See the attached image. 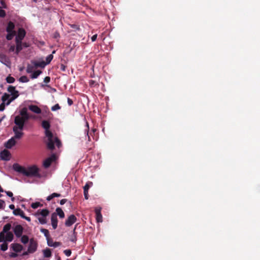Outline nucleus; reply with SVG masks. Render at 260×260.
Wrapping results in <instances>:
<instances>
[{
  "label": "nucleus",
  "instance_id": "f257e3e1",
  "mask_svg": "<svg viewBox=\"0 0 260 260\" xmlns=\"http://www.w3.org/2000/svg\"><path fill=\"white\" fill-rule=\"evenodd\" d=\"M41 125L42 127L45 130V134L47 138L46 142L47 148L50 150H54L55 144L58 148H59L61 145V142L57 137H54L52 133L50 131V122L47 120H43L42 122Z\"/></svg>",
  "mask_w": 260,
  "mask_h": 260
},
{
  "label": "nucleus",
  "instance_id": "f03ea898",
  "mask_svg": "<svg viewBox=\"0 0 260 260\" xmlns=\"http://www.w3.org/2000/svg\"><path fill=\"white\" fill-rule=\"evenodd\" d=\"M14 232L17 237H21V241L23 244H26L29 241V245L28 247V253H34L37 249L38 243L36 240L34 238L30 239L29 241L28 237L23 234L24 229H13Z\"/></svg>",
  "mask_w": 260,
  "mask_h": 260
},
{
  "label": "nucleus",
  "instance_id": "7ed1b4c3",
  "mask_svg": "<svg viewBox=\"0 0 260 260\" xmlns=\"http://www.w3.org/2000/svg\"><path fill=\"white\" fill-rule=\"evenodd\" d=\"M13 168L15 171L19 172L25 176L40 177L39 169L36 165L25 168L20 166L18 164H14L13 166Z\"/></svg>",
  "mask_w": 260,
  "mask_h": 260
},
{
  "label": "nucleus",
  "instance_id": "20e7f679",
  "mask_svg": "<svg viewBox=\"0 0 260 260\" xmlns=\"http://www.w3.org/2000/svg\"><path fill=\"white\" fill-rule=\"evenodd\" d=\"M11 229H3V231L0 233V244L1 249L5 251L8 249V242H11L14 237L12 231Z\"/></svg>",
  "mask_w": 260,
  "mask_h": 260
},
{
  "label": "nucleus",
  "instance_id": "39448f33",
  "mask_svg": "<svg viewBox=\"0 0 260 260\" xmlns=\"http://www.w3.org/2000/svg\"><path fill=\"white\" fill-rule=\"evenodd\" d=\"M49 211L48 209H45L39 210L37 211L36 215L39 222L42 224H45L47 222V216L49 215Z\"/></svg>",
  "mask_w": 260,
  "mask_h": 260
},
{
  "label": "nucleus",
  "instance_id": "423d86ee",
  "mask_svg": "<svg viewBox=\"0 0 260 260\" xmlns=\"http://www.w3.org/2000/svg\"><path fill=\"white\" fill-rule=\"evenodd\" d=\"M8 91L9 92L11 93L12 96L10 99L8 100V101L6 103L7 105H9L12 101L14 100L19 96L18 91L15 89V87L13 86H9L8 87Z\"/></svg>",
  "mask_w": 260,
  "mask_h": 260
},
{
  "label": "nucleus",
  "instance_id": "0eeeda50",
  "mask_svg": "<svg viewBox=\"0 0 260 260\" xmlns=\"http://www.w3.org/2000/svg\"><path fill=\"white\" fill-rule=\"evenodd\" d=\"M57 159V156L55 154L53 153L51 154V155L46 158L43 162V166L45 168H49L51 164L56 160Z\"/></svg>",
  "mask_w": 260,
  "mask_h": 260
},
{
  "label": "nucleus",
  "instance_id": "6e6552de",
  "mask_svg": "<svg viewBox=\"0 0 260 260\" xmlns=\"http://www.w3.org/2000/svg\"><path fill=\"white\" fill-rule=\"evenodd\" d=\"M14 123L16 124L14 126L17 127L20 130L23 129L25 122L20 116L18 115L15 117Z\"/></svg>",
  "mask_w": 260,
  "mask_h": 260
},
{
  "label": "nucleus",
  "instance_id": "1a4fd4ad",
  "mask_svg": "<svg viewBox=\"0 0 260 260\" xmlns=\"http://www.w3.org/2000/svg\"><path fill=\"white\" fill-rule=\"evenodd\" d=\"M26 35V31L23 28H19L18 30L17 35L15 38V42L17 41L22 43V40Z\"/></svg>",
  "mask_w": 260,
  "mask_h": 260
},
{
  "label": "nucleus",
  "instance_id": "9d476101",
  "mask_svg": "<svg viewBox=\"0 0 260 260\" xmlns=\"http://www.w3.org/2000/svg\"><path fill=\"white\" fill-rule=\"evenodd\" d=\"M13 131L14 133V136L13 137L15 139H20L24 135L22 130H20L17 127L14 126L13 127Z\"/></svg>",
  "mask_w": 260,
  "mask_h": 260
},
{
  "label": "nucleus",
  "instance_id": "9b49d317",
  "mask_svg": "<svg viewBox=\"0 0 260 260\" xmlns=\"http://www.w3.org/2000/svg\"><path fill=\"white\" fill-rule=\"evenodd\" d=\"M76 217L73 214L71 215L66 220L65 225L67 226H71L76 221Z\"/></svg>",
  "mask_w": 260,
  "mask_h": 260
},
{
  "label": "nucleus",
  "instance_id": "f8f14e48",
  "mask_svg": "<svg viewBox=\"0 0 260 260\" xmlns=\"http://www.w3.org/2000/svg\"><path fill=\"white\" fill-rule=\"evenodd\" d=\"M86 126H87V128L85 129L84 133L83 135V136L82 137L80 136L79 138L81 142H83L84 140H86L87 138L88 139V141H90V138L88 135L89 125L87 122H86Z\"/></svg>",
  "mask_w": 260,
  "mask_h": 260
},
{
  "label": "nucleus",
  "instance_id": "ddd939ff",
  "mask_svg": "<svg viewBox=\"0 0 260 260\" xmlns=\"http://www.w3.org/2000/svg\"><path fill=\"white\" fill-rule=\"evenodd\" d=\"M102 208L100 207H95L94 211L96 215V220L98 222H101L102 221V215L101 214Z\"/></svg>",
  "mask_w": 260,
  "mask_h": 260
},
{
  "label": "nucleus",
  "instance_id": "4468645a",
  "mask_svg": "<svg viewBox=\"0 0 260 260\" xmlns=\"http://www.w3.org/2000/svg\"><path fill=\"white\" fill-rule=\"evenodd\" d=\"M16 139L12 137L7 142H6L5 144V146L8 149H11L12 147L15 145L16 144Z\"/></svg>",
  "mask_w": 260,
  "mask_h": 260
},
{
  "label": "nucleus",
  "instance_id": "2eb2a0df",
  "mask_svg": "<svg viewBox=\"0 0 260 260\" xmlns=\"http://www.w3.org/2000/svg\"><path fill=\"white\" fill-rule=\"evenodd\" d=\"M0 61L8 67L10 64L9 58L3 54H0Z\"/></svg>",
  "mask_w": 260,
  "mask_h": 260
},
{
  "label": "nucleus",
  "instance_id": "dca6fc26",
  "mask_svg": "<svg viewBox=\"0 0 260 260\" xmlns=\"http://www.w3.org/2000/svg\"><path fill=\"white\" fill-rule=\"evenodd\" d=\"M28 108L30 111L36 114H40L42 112L41 109L38 106L35 105H29Z\"/></svg>",
  "mask_w": 260,
  "mask_h": 260
},
{
  "label": "nucleus",
  "instance_id": "f3484780",
  "mask_svg": "<svg viewBox=\"0 0 260 260\" xmlns=\"http://www.w3.org/2000/svg\"><path fill=\"white\" fill-rule=\"evenodd\" d=\"M75 229H74L73 230H72L69 233V236H68L69 240L73 243H75L77 240L76 235L75 233Z\"/></svg>",
  "mask_w": 260,
  "mask_h": 260
},
{
  "label": "nucleus",
  "instance_id": "a211bd4d",
  "mask_svg": "<svg viewBox=\"0 0 260 260\" xmlns=\"http://www.w3.org/2000/svg\"><path fill=\"white\" fill-rule=\"evenodd\" d=\"M10 153L7 150H4L1 152V159L5 160H8L10 159Z\"/></svg>",
  "mask_w": 260,
  "mask_h": 260
},
{
  "label": "nucleus",
  "instance_id": "6ab92c4d",
  "mask_svg": "<svg viewBox=\"0 0 260 260\" xmlns=\"http://www.w3.org/2000/svg\"><path fill=\"white\" fill-rule=\"evenodd\" d=\"M51 220L52 228H57L58 220L56 213H53L51 214Z\"/></svg>",
  "mask_w": 260,
  "mask_h": 260
},
{
  "label": "nucleus",
  "instance_id": "aec40b11",
  "mask_svg": "<svg viewBox=\"0 0 260 260\" xmlns=\"http://www.w3.org/2000/svg\"><path fill=\"white\" fill-rule=\"evenodd\" d=\"M11 248L13 251L16 252H20L23 249L22 246L18 243H13L11 244Z\"/></svg>",
  "mask_w": 260,
  "mask_h": 260
},
{
  "label": "nucleus",
  "instance_id": "412c9836",
  "mask_svg": "<svg viewBox=\"0 0 260 260\" xmlns=\"http://www.w3.org/2000/svg\"><path fill=\"white\" fill-rule=\"evenodd\" d=\"M47 244L50 247H57L60 245V243L58 242H53V241L48 238L47 239Z\"/></svg>",
  "mask_w": 260,
  "mask_h": 260
},
{
  "label": "nucleus",
  "instance_id": "4be33fe9",
  "mask_svg": "<svg viewBox=\"0 0 260 260\" xmlns=\"http://www.w3.org/2000/svg\"><path fill=\"white\" fill-rule=\"evenodd\" d=\"M14 28H15L14 23L13 22H12V21H10L8 23V25L6 27V31L7 32L15 31V30H14Z\"/></svg>",
  "mask_w": 260,
  "mask_h": 260
},
{
  "label": "nucleus",
  "instance_id": "5701e85b",
  "mask_svg": "<svg viewBox=\"0 0 260 260\" xmlns=\"http://www.w3.org/2000/svg\"><path fill=\"white\" fill-rule=\"evenodd\" d=\"M13 213L15 215L20 216L23 218V217L25 216L24 212L20 208H17L16 210H14L13 211Z\"/></svg>",
  "mask_w": 260,
  "mask_h": 260
},
{
  "label": "nucleus",
  "instance_id": "b1692460",
  "mask_svg": "<svg viewBox=\"0 0 260 260\" xmlns=\"http://www.w3.org/2000/svg\"><path fill=\"white\" fill-rule=\"evenodd\" d=\"M16 54H18V53L22 50V43H20L19 42L17 41L16 42Z\"/></svg>",
  "mask_w": 260,
  "mask_h": 260
},
{
  "label": "nucleus",
  "instance_id": "393cba45",
  "mask_svg": "<svg viewBox=\"0 0 260 260\" xmlns=\"http://www.w3.org/2000/svg\"><path fill=\"white\" fill-rule=\"evenodd\" d=\"M43 255L45 257H50L52 255V252L50 249L46 248L43 250Z\"/></svg>",
  "mask_w": 260,
  "mask_h": 260
},
{
  "label": "nucleus",
  "instance_id": "a878e982",
  "mask_svg": "<svg viewBox=\"0 0 260 260\" xmlns=\"http://www.w3.org/2000/svg\"><path fill=\"white\" fill-rule=\"evenodd\" d=\"M55 211V213H56L57 216L58 215L60 218H62L64 217V213L60 208H57Z\"/></svg>",
  "mask_w": 260,
  "mask_h": 260
},
{
  "label": "nucleus",
  "instance_id": "bb28decb",
  "mask_svg": "<svg viewBox=\"0 0 260 260\" xmlns=\"http://www.w3.org/2000/svg\"><path fill=\"white\" fill-rule=\"evenodd\" d=\"M61 196V194L54 192V193H52L51 194H50L48 197H47L46 200H47V201H50L54 198L60 197Z\"/></svg>",
  "mask_w": 260,
  "mask_h": 260
},
{
  "label": "nucleus",
  "instance_id": "cd10ccee",
  "mask_svg": "<svg viewBox=\"0 0 260 260\" xmlns=\"http://www.w3.org/2000/svg\"><path fill=\"white\" fill-rule=\"evenodd\" d=\"M10 95L5 93L3 95L2 97V100L3 101V103L6 104V103L10 99Z\"/></svg>",
  "mask_w": 260,
  "mask_h": 260
},
{
  "label": "nucleus",
  "instance_id": "c85d7f7f",
  "mask_svg": "<svg viewBox=\"0 0 260 260\" xmlns=\"http://www.w3.org/2000/svg\"><path fill=\"white\" fill-rule=\"evenodd\" d=\"M33 63L34 64V67L36 68H38V67L44 68L46 65V63H45V62L44 61H41V62L34 61Z\"/></svg>",
  "mask_w": 260,
  "mask_h": 260
},
{
  "label": "nucleus",
  "instance_id": "c756f323",
  "mask_svg": "<svg viewBox=\"0 0 260 260\" xmlns=\"http://www.w3.org/2000/svg\"><path fill=\"white\" fill-rule=\"evenodd\" d=\"M16 35V31L8 32L6 36V39L9 41L11 40Z\"/></svg>",
  "mask_w": 260,
  "mask_h": 260
},
{
  "label": "nucleus",
  "instance_id": "7c9ffc66",
  "mask_svg": "<svg viewBox=\"0 0 260 260\" xmlns=\"http://www.w3.org/2000/svg\"><path fill=\"white\" fill-rule=\"evenodd\" d=\"M42 73V71L40 70H38L33 72V73L31 75V79H36Z\"/></svg>",
  "mask_w": 260,
  "mask_h": 260
},
{
  "label": "nucleus",
  "instance_id": "2f4dec72",
  "mask_svg": "<svg viewBox=\"0 0 260 260\" xmlns=\"http://www.w3.org/2000/svg\"><path fill=\"white\" fill-rule=\"evenodd\" d=\"M41 231L44 234V236L46 237V239L49 238V232L47 229H41Z\"/></svg>",
  "mask_w": 260,
  "mask_h": 260
},
{
  "label": "nucleus",
  "instance_id": "473e14b6",
  "mask_svg": "<svg viewBox=\"0 0 260 260\" xmlns=\"http://www.w3.org/2000/svg\"><path fill=\"white\" fill-rule=\"evenodd\" d=\"M19 81L20 82L25 83L29 81V79L26 76H22L19 79Z\"/></svg>",
  "mask_w": 260,
  "mask_h": 260
},
{
  "label": "nucleus",
  "instance_id": "72a5a7b5",
  "mask_svg": "<svg viewBox=\"0 0 260 260\" xmlns=\"http://www.w3.org/2000/svg\"><path fill=\"white\" fill-rule=\"evenodd\" d=\"M43 206L40 202L32 203L31 205V207L33 209H37L39 207H42Z\"/></svg>",
  "mask_w": 260,
  "mask_h": 260
},
{
  "label": "nucleus",
  "instance_id": "f704fd0d",
  "mask_svg": "<svg viewBox=\"0 0 260 260\" xmlns=\"http://www.w3.org/2000/svg\"><path fill=\"white\" fill-rule=\"evenodd\" d=\"M92 185V182H88L86 183L83 187L84 191H88L89 187Z\"/></svg>",
  "mask_w": 260,
  "mask_h": 260
},
{
  "label": "nucleus",
  "instance_id": "c9c22d12",
  "mask_svg": "<svg viewBox=\"0 0 260 260\" xmlns=\"http://www.w3.org/2000/svg\"><path fill=\"white\" fill-rule=\"evenodd\" d=\"M20 114L21 116H26V115L28 114L27 113V108H22L20 112Z\"/></svg>",
  "mask_w": 260,
  "mask_h": 260
},
{
  "label": "nucleus",
  "instance_id": "e433bc0d",
  "mask_svg": "<svg viewBox=\"0 0 260 260\" xmlns=\"http://www.w3.org/2000/svg\"><path fill=\"white\" fill-rule=\"evenodd\" d=\"M34 67L30 64H28L26 68V72L28 73H31L33 72Z\"/></svg>",
  "mask_w": 260,
  "mask_h": 260
},
{
  "label": "nucleus",
  "instance_id": "4c0bfd02",
  "mask_svg": "<svg viewBox=\"0 0 260 260\" xmlns=\"http://www.w3.org/2000/svg\"><path fill=\"white\" fill-rule=\"evenodd\" d=\"M53 58V55L52 54H50L48 56H47L46 58L45 63H46V64H49L51 62V61L52 60Z\"/></svg>",
  "mask_w": 260,
  "mask_h": 260
},
{
  "label": "nucleus",
  "instance_id": "58836bf2",
  "mask_svg": "<svg viewBox=\"0 0 260 260\" xmlns=\"http://www.w3.org/2000/svg\"><path fill=\"white\" fill-rule=\"evenodd\" d=\"M15 80V78L11 76H8L6 78L7 82L8 83H13Z\"/></svg>",
  "mask_w": 260,
  "mask_h": 260
},
{
  "label": "nucleus",
  "instance_id": "ea45409f",
  "mask_svg": "<svg viewBox=\"0 0 260 260\" xmlns=\"http://www.w3.org/2000/svg\"><path fill=\"white\" fill-rule=\"evenodd\" d=\"M3 228H12L11 223H7L5 225H4ZM13 228H22V225L20 224H17Z\"/></svg>",
  "mask_w": 260,
  "mask_h": 260
},
{
  "label": "nucleus",
  "instance_id": "a19ab883",
  "mask_svg": "<svg viewBox=\"0 0 260 260\" xmlns=\"http://www.w3.org/2000/svg\"><path fill=\"white\" fill-rule=\"evenodd\" d=\"M21 117L22 118V119L25 122L26 121H27L30 118H34L35 117L32 116H30L29 114H27V115H26V116H21Z\"/></svg>",
  "mask_w": 260,
  "mask_h": 260
},
{
  "label": "nucleus",
  "instance_id": "79ce46f5",
  "mask_svg": "<svg viewBox=\"0 0 260 260\" xmlns=\"http://www.w3.org/2000/svg\"><path fill=\"white\" fill-rule=\"evenodd\" d=\"M70 26L71 28L74 29L75 30H79L80 29L79 25L76 24H70Z\"/></svg>",
  "mask_w": 260,
  "mask_h": 260
},
{
  "label": "nucleus",
  "instance_id": "37998d69",
  "mask_svg": "<svg viewBox=\"0 0 260 260\" xmlns=\"http://www.w3.org/2000/svg\"><path fill=\"white\" fill-rule=\"evenodd\" d=\"M60 108H61V107L59 105V104H56L54 106H52L51 107V110L53 111H56L57 110L60 109Z\"/></svg>",
  "mask_w": 260,
  "mask_h": 260
},
{
  "label": "nucleus",
  "instance_id": "c03bdc74",
  "mask_svg": "<svg viewBox=\"0 0 260 260\" xmlns=\"http://www.w3.org/2000/svg\"><path fill=\"white\" fill-rule=\"evenodd\" d=\"M63 253L67 256H70L72 253V252L70 249H66L63 251Z\"/></svg>",
  "mask_w": 260,
  "mask_h": 260
},
{
  "label": "nucleus",
  "instance_id": "a18cd8bd",
  "mask_svg": "<svg viewBox=\"0 0 260 260\" xmlns=\"http://www.w3.org/2000/svg\"><path fill=\"white\" fill-rule=\"evenodd\" d=\"M6 16V12L5 10L0 9V17H4Z\"/></svg>",
  "mask_w": 260,
  "mask_h": 260
},
{
  "label": "nucleus",
  "instance_id": "49530a36",
  "mask_svg": "<svg viewBox=\"0 0 260 260\" xmlns=\"http://www.w3.org/2000/svg\"><path fill=\"white\" fill-rule=\"evenodd\" d=\"M5 202L2 200H0V209H4V207H5Z\"/></svg>",
  "mask_w": 260,
  "mask_h": 260
},
{
  "label": "nucleus",
  "instance_id": "de8ad7c7",
  "mask_svg": "<svg viewBox=\"0 0 260 260\" xmlns=\"http://www.w3.org/2000/svg\"><path fill=\"white\" fill-rule=\"evenodd\" d=\"M89 84L90 86H94L96 85L95 81L92 80L89 81Z\"/></svg>",
  "mask_w": 260,
  "mask_h": 260
},
{
  "label": "nucleus",
  "instance_id": "09e8293b",
  "mask_svg": "<svg viewBox=\"0 0 260 260\" xmlns=\"http://www.w3.org/2000/svg\"><path fill=\"white\" fill-rule=\"evenodd\" d=\"M59 37H60V35H59V32L56 31V32H55L54 33V34H53V38L54 39H57V38H58Z\"/></svg>",
  "mask_w": 260,
  "mask_h": 260
},
{
  "label": "nucleus",
  "instance_id": "8fccbe9b",
  "mask_svg": "<svg viewBox=\"0 0 260 260\" xmlns=\"http://www.w3.org/2000/svg\"><path fill=\"white\" fill-rule=\"evenodd\" d=\"M7 195L9 196V197L11 198L13 196V194L11 191H5Z\"/></svg>",
  "mask_w": 260,
  "mask_h": 260
},
{
  "label": "nucleus",
  "instance_id": "3c124183",
  "mask_svg": "<svg viewBox=\"0 0 260 260\" xmlns=\"http://www.w3.org/2000/svg\"><path fill=\"white\" fill-rule=\"evenodd\" d=\"M50 81V78L49 76L46 77L44 79V82L45 83H49Z\"/></svg>",
  "mask_w": 260,
  "mask_h": 260
},
{
  "label": "nucleus",
  "instance_id": "603ef678",
  "mask_svg": "<svg viewBox=\"0 0 260 260\" xmlns=\"http://www.w3.org/2000/svg\"><path fill=\"white\" fill-rule=\"evenodd\" d=\"M68 104L69 106H71L73 104V102L72 100L69 98H68Z\"/></svg>",
  "mask_w": 260,
  "mask_h": 260
},
{
  "label": "nucleus",
  "instance_id": "864d4df0",
  "mask_svg": "<svg viewBox=\"0 0 260 260\" xmlns=\"http://www.w3.org/2000/svg\"><path fill=\"white\" fill-rule=\"evenodd\" d=\"M67 201L68 200L66 199H62L60 201V204L62 205L64 204L67 202Z\"/></svg>",
  "mask_w": 260,
  "mask_h": 260
},
{
  "label": "nucleus",
  "instance_id": "5fc2aeb1",
  "mask_svg": "<svg viewBox=\"0 0 260 260\" xmlns=\"http://www.w3.org/2000/svg\"><path fill=\"white\" fill-rule=\"evenodd\" d=\"M5 103H3L0 105V111H3L5 109Z\"/></svg>",
  "mask_w": 260,
  "mask_h": 260
},
{
  "label": "nucleus",
  "instance_id": "6e6d98bb",
  "mask_svg": "<svg viewBox=\"0 0 260 260\" xmlns=\"http://www.w3.org/2000/svg\"><path fill=\"white\" fill-rule=\"evenodd\" d=\"M15 49V47L14 45H12L10 46V48H9V51L10 52H13L14 51Z\"/></svg>",
  "mask_w": 260,
  "mask_h": 260
},
{
  "label": "nucleus",
  "instance_id": "4d7b16f0",
  "mask_svg": "<svg viewBox=\"0 0 260 260\" xmlns=\"http://www.w3.org/2000/svg\"><path fill=\"white\" fill-rule=\"evenodd\" d=\"M97 35L95 34L94 35H93L92 37H91V41L92 42H94L96 39H97Z\"/></svg>",
  "mask_w": 260,
  "mask_h": 260
},
{
  "label": "nucleus",
  "instance_id": "13d9d810",
  "mask_svg": "<svg viewBox=\"0 0 260 260\" xmlns=\"http://www.w3.org/2000/svg\"><path fill=\"white\" fill-rule=\"evenodd\" d=\"M84 198L86 200L88 199V191H84Z\"/></svg>",
  "mask_w": 260,
  "mask_h": 260
},
{
  "label": "nucleus",
  "instance_id": "bf43d9fd",
  "mask_svg": "<svg viewBox=\"0 0 260 260\" xmlns=\"http://www.w3.org/2000/svg\"><path fill=\"white\" fill-rule=\"evenodd\" d=\"M66 67L63 64H61L60 65V70L62 71H66Z\"/></svg>",
  "mask_w": 260,
  "mask_h": 260
},
{
  "label": "nucleus",
  "instance_id": "052dcab7",
  "mask_svg": "<svg viewBox=\"0 0 260 260\" xmlns=\"http://www.w3.org/2000/svg\"><path fill=\"white\" fill-rule=\"evenodd\" d=\"M22 46H23V47L27 48L29 47V45L27 43L24 42V43H22Z\"/></svg>",
  "mask_w": 260,
  "mask_h": 260
},
{
  "label": "nucleus",
  "instance_id": "680f3d73",
  "mask_svg": "<svg viewBox=\"0 0 260 260\" xmlns=\"http://www.w3.org/2000/svg\"><path fill=\"white\" fill-rule=\"evenodd\" d=\"M9 208H10L11 209L13 210V211H14V210H15V206H14L13 204H11V205H10L9 206Z\"/></svg>",
  "mask_w": 260,
  "mask_h": 260
},
{
  "label": "nucleus",
  "instance_id": "e2e57ef3",
  "mask_svg": "<svg viewBox=\"0 0 260 260\" xmlns=\"http://www.w3.org/2000/svg\"><path fill=\"white\" fill-rule=\"evenodd\" d=\"M23 218L25 219L26 220H27V221H30V217H27V216H24L23 217Z\"/></svg>",
  "mask_w": 260,
  "mask_h": 260
},
{
  "label": "nucleus",
  "instance_id": "0e129e2a",
  "mask_svg": "<svg viewBox=\"0 0 260 260\" xmlns=\"http://www.w3.org/2000/svg\"><path fill=\"white\" fill-rule=\"evenodd\" d=\"M17 254L14 253H12L10 255V256H11V257H16V256H17Z\"/></svg>",
  "mask_w": 260,
  "mask_h": 260
},
{
  "label": "nucleus",
  "instance_id": "69168bd1",
  "mask_svg": "<svg viewBox=\"0 0 260 260\" xmlns=\"http://www.w3.org/2000/svg\"><path fill=\"white\" fill-rule=\"evenodd\" d=\"M4 192V190L3 189V188L1 187V186L0 185V192Z\"/></svg>",
  "mask_w": 260,
  "mask_h": 260
},
{
  "label": "nucleus",
  "instance_id": "338daca9",
  "mask_svg": "<svg viewBox=\"0 0 260 260\" xmlns=\"http://www.w3.org/2000/svg\"><path fill=\"white\" fill-rule=\"evenodd\" d=\"M28 253H29L28 252V250H27V251L23 252V255H27Z\"/></svg>",
  "mask_w": 260,
  "mask_h": 260
},
{
  "label": "nucleus",
  "instance_id": "774afa93",
  "mask_svg": "<svg viewBox=\"0 0 260 260\" xmlns=\"http://www.w3.org/2000/svg\"><path fill=\"white\" fill-rule=\"evenodd\" d=\"M5 116H4L2 117L0 119V122H1L3 120V119H4V118H5Z\"/></svg>",
  "mask_w": 260,
  "mask_h": 260
}]
</instances>
